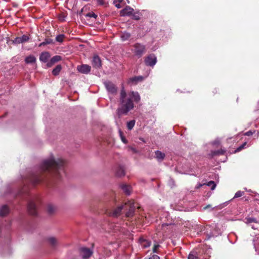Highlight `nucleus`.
<instances>
[{
    "label": "nucleus",
    "instance_id": "1",
    "mask_svg": "<svg viewBox=\"0 0 259 259\" xmlns=\"http://www.w3.org/2000/svg\"><path fill=\"white\" fill-rule=\"evenodd\" d=\"M65 165L63 159H56L53 156L43 160L33 176V182L43 181L45 183H49L54 179H61L65 175Z\"/></svg>",
    "mask_w": 259,
    "mask_h": 259
},
{
    "label": "nucleus",
    "instance_id": "2",
    "mask_svg": "<svg viewBox=\"0 0 259 259\" xmlns=\"http://www.w3.org/2000/svg\"><path fill=\"white\" fill-rule=\"evenodd\" d=\"M140 100V96L137 92H131L128 94L126 93L123 87L120 91V107L118 109V113L126 114L134 107V102L138 103Z\"/></svg>",
    "mask_w": 259,
    "mask_h": 259
},
{
    "label": "nucleus",
    "instance_id": "3",
    "mask_svg": "<svg viewBox=\"0 0 259 259\" xmlns=\"http://www.w3.org/2000/svg\"><path fill=\"white\" fill-rule=\"evenodd\" d=\"M135 206L133 201L130 200L125 203L124 205L119 206L114 211L110 213V215L117 217L120 215L121 211L124 210L125 211V215L127 217H131L134 215Z\"/></svg>",
    "mask_w": 259,
    "mask_h": 259
},
{
    "label": "nucleus",
    "instance_id": "4",
    "mask_svg": "<svg viewBox=\"0 0 259 259\" xmlns=\"http://www.w3.org/2000/svg\"><path fill=\"white\" fill-rule=\"evenodd\" d=\"M146 47L143 44L140 43H135L133 45L132 52L134 55L140 58L146 53Z\"/></svg>",
    "mask_w": 259,
    "mask_h": 259
},
{
    "label": "nucleus",
    "instance_id": "5",
    "mask_svg": "<svg viewBox=\"0 0 259 259\" xmlns=\"http://www.w3.org/2000/svg\"><path fill=\"white\" fill-rule=\"evenodd\" d=\"M39 202V199L36 196H33L28 201V211L31 215H35L37 214V204Z\"/></svg>",
    "mask_w": 259,
    "mask_h": 259
},
{
    "label": "nucleus",
    "instance_id": "6",
    "mask_svg": "<svg viewBox=\"0 0 259 259\" xmlns=\"http://www.w3.org/2000/svg\"><path fill=\"white\" fill-rule=\"evenodd\" d=\"M145 63L147 66L153 67L157 62V58L153 54H151L145 58Z\"/></svg>",
    "mask_w": 259,
    "mask_h": 259
},
{
    "label": "nucleus",
    "instance_id": "7",
    "mask_svg": "<svg viewBox=\"0 0 259 259\" xmlns=\"http://www.w3.org/2000/svg\"><path fill=\"white\" fill-rule=\"evenodd\" d=\"M104 85L109 93L114 95L117 93V88L111 81H105Z\"/></svg>",
    "mask_w": 259,
    "mask_h": 259
},
{
    "label": "nucleus",
    "instance_id": "8",
    "mask_svg": "<svg viewBox=\"0 0 259 259\" xmlns=\"http://www.w3.org/2000/svg\"><path fill=\"white\" fill-rule=\"evenodd\" d=\"M79 250L80 255L83 259L89 258L93 254V251L87 247H81Z\"/></svg>",
    "mask_w": 259,
    "mask_h": 259
},
{
    "label": "nucleus",
    "instance_id": "9",
    "mask_svg": "<svg viewBox=\"0 0 259 259\" xmlns=\"http://www.w3.org/2000/svg\"><path fill=\"white\" fill-rule=\"evenodd\" d=\"M29 37L26 35H23L21 37H16L14 39L10 40L14 45L25 43L28 41Z\"/></svg>",
    "mask_w": 259,
    "mask_h": 259
},
{
    "label": "nucleus",
    "instance_id": "10",
    "mask_svg": "<svg viewBox=\"0 0 259 259\" xmlns=\"http://www.w3.org/2000/svg\"><path fill=\"white\" fill-rule=\"evenodd\" d=\"M92 65L96 69H99L102 67L101 58L98 55H94L92 60Z\"/></svg>",
    "mask_w": 259,
    "mask_h": 259
},
{
    "label": "nucleus",
    "instance_id": "11",
    "mask_svg": "<svg viewBox=\"0 0 259 259\" xmlns=\"http://www.w3.org/2000/svg\"><path fill=\"white\" fill-rule=\"evenodd\" d=\"M77 69L81 73L88 74L91 71V67L89 65L82 64L81 65L78 66Z\"/></svg>",
    "mask_w": 259,
    "mask_h": 259
},
{
    "label": "nucleus",
    "instance_id": "12",
    "mask_svg": "<svg viewBox=\"0 0 259 259\" xmlns=\"http://www.w3.org/2000/svg\"><path fill=\"white\" fill-rule=\"evenodd\" d=\"M134 10L130 6H126L124 9L121 11V15L123 16H132Z\"/></svg>",
    "mask_w": 259,
    "mask_h": 259
},
{
    "label": "nucleus",
    "instance_id": "13",
    "mask_svg": "<svg viewBox=\"0 0 259 259\" xmlns=\"http://www.w3.org/2000/svg\"><path fill=\"white\" fill-rule=\"evenodd\" d=\"M204 185H206L208 187H210L211 188V190H214L216 187V185L214 183V181H210L208 182L207 184L205 183H204L203 184L199 183L198 184H197L195 188L196 189H199Z\"/></svg>",
    "mask_w": 259,
    "mask_h": 259
},
{
    "label": "nucleus",
    "instance_id": "14",
    "mask_svg": "<svg viewBox=\"0 0 259 259\" xmlns=\"http://www.w3.org/2000/svg\"><path fill=\"white\" fill-rule=\"evenodd\" d=\"M50 57V54L48 52H44L40 54L39 60L42 62L47 63Z\"/></svg>",
    "mask_w": 259,
    "mask_h": 259
},
{
    "label": "nucleus",
    "instance_id": "15",
    "mask_svg": "<svg viewBox=\"0 0 259 259\" xmlns=\"http://www.w3.org/2000/svg\"><path fill=\"white\" fill-rule=\"evenodd\" d=\"M35 174H36V171H35V172H33L32 174H31L27 178H24V179H25L26 182V183L30 182V183H32L33 185H37V184H41V183H44V182L43 181H39L38 183H34V182H33V176Z\"/></svg>",
    "mask_w": 259,
    "mask_h": 259
},
{
    "label": "nucleus",
    "instance_id": "16",
    "mask_svg": "<svg viewBox=\"0 0 259 259\" xmlns=\"http://www.w3.org/2000/svg\"><path fill=\"white\" fill-rule=\"evenodd\" d=\"M10 212V209L7 205H3L0 208V215L5 216Z\"/></svg>",
    "mask_w": 259,
    "mask_h": 259
},
{
    "label": "nucleus",
    "instance_id": "17",
    "mask_svg": "<svg viewBox=\"0 0 259 259\" xmlns=\"http://www.w3.org/2000/svg\"><path fill=\"white\" fill-rule=\"evenodd\" d=\"M121 189L127 195H130L131 194V187L130 186L126 184H122L120 186Z\"/></svg>",
    "mask_w": 259,
    "mask_h": 259
},
{
    "label": "nucleus",
    "instance_id": "18",
    "mask_svg": "<svg viewBox=\"0 0 259 259\" xmlns=\"http://www.w3.org/2000/svg\"><path fill=\"white\" fill-rule=\"evenodd\" d=\"M116 174L119 177L124 176L125 175V171L123 166H119L117 168Z\"/></svg>",
    "mask_w": 259,
    "mask_h": 259
},
{
    "label": "nucleus",
    "instance_id": "19",
    "mask_svg": "<svg viewBox=\"0 0 259 259\" xmlns=\"http://www.w3.org/2000/svg\"><path fill=\"white\" fill-rule=\"evenodd\" d=\"M155 157L158 161H161L165 157V154L160 151L157 150L155 151Z\"/></svg>",
    "mask_w": 259,
    "mask_h": 259
},
{
    "label": "nucleus",
    "instance_id": "20",
    "mask_svg": "<svg viewBox=\"0 0 259 259\" xmlns=\"http://www.w3.org/2000/svg\"><path fill=\"white\" fill-rule=\"evenodd\" d=\"M131 36V35L130 33L126 31H124L123 32L121 33L120 35V38L122 41H125L128 40Z\"/></svg>",
    "mask_w": 259,
    "mask_h": 259
},
{
    "label": "nucleus",
    "instance_id": "21",
    "mask_svg": "<svg viewBox=\"0 0 259 259\" xmlns=\"http://www.w3.org/2000/svg\"><path fill=\"white\" fill-rule=\"evenodd\" d=\"M54 44V42L53 40L51 38H47L45 39V40L39 44L38 46L39 47L44 46L47 45H50V44Z\"/></svg>",
    "mask_w": 259,
    "mask_h": 259
},
{
    "label": "nucleus",
    "instance_id": "22",
    "mask_svg": "<svg viewBox=\"0 0 259 259\" xmlns=\"http://www.w3.org/2000/svg\"><path fill=\"white\" fill-rule=\"evenodd\" d=\"M35 61L36 58L33 55H29L25 58V62L27 64L34 63Z\"/></svg>",
    "mask_w": 259,
    "mask_h": 259
},
{
    "label": "nucleus",
    "instance_id": "23",
    "mask_svg": "<svg viewBox=\"0 0 259 259\" xmlns=\"http://www.w3.org/2000/svg\"><path fill=\"white\" fill-rule=\"evenodd\" d=\"M48 241L50 244L53 247H55L57 244V240L53 237L48 238Z\"/></svg>",
    "mask_w": 259,
    "mask_h": 259
},
{
    "label": "nucleus",
    "instance_id": "24",
    "mask_svg": "<svg viewBox=\"0 0 259 259\" xmlns=\"http://www.w3.org/2000/svg\"><path fill=\"white\" fill-rule=\"evenodd\" d=\"M62 69L61 65H57L52 70V74L55 75H58Z\"/></svg>",
    "mask_w": 259,
    "mask_h": 259
},
{
    "label": "nucleus",
    "instance_id": "25",
    "mask_svg": "<svg viewBox=\"0 0 259 259\" xmlns=\"http://www.w3.org/2000/svg\"><path fill=\"white\" fill-rule=\"evenodd\" d=\"M143 79V77L142 76H135L130 79L129 83H137L138 81H141Z\"/></svg>",
    "mask_w": 259,
    "mask_h": 259
},
{
    "label": "nucleus",
    "instance_id": "26",
    "mask_svg": "<svg viewBox=\"0 0 259 259\" xmlns=\"http://www.w3.org/2000/svg\"><path fill=\"white\" fill-rule=\"evenodd\" d=\"M56 209V207L52 204H49L47 206V211L50 214L54 213Z\"/></svg>",
    "mask_w": 259,
    "mask_h": 259
},
{
    "label": "nucleus",
    "instance_id": "27",
    "mask_svg": "<svg viewBox=\"0 0 259 259\" xmlns=\"http://www.w3.org/2000/svg\"><path fill=\"white\" fill-rule=\"evenodd\" d=\"M226 151L224 149H220L218 150H214L211 151L212 156L223 155L225 153Z\"/></svg>",
    "mask_w": 259,
    "mask_h": 259
},
{
    "label": "nucleus",
    "instance_id": "28",
    "mask_svg": "<svg viewBox=\"0 0 259 259\" xmlns=\"http://www.w3.org/2000/svg\"><path fill=\"white\" fill-rule=\"evenodd\" d=\"M188 259H199L197 252L192 251L190 253Z\"/></svg>",
    "mask_w": 259,
    "mask_h": 259
},
{
    "label": "nucleus",
    "instance_id": "29",
    "mask_svg": "<svg viewBox=\"0 0 259 259\" xmlns=\"http://www.w3.org/2000/svg\"><path fill=\"white\" fill-rule=\"evenodd\" d=\"M135 124V120H132L127 123V127L129 130H131L134 127Z\"/></svg>",
    "mask_w": 259,
    "mask_h": 259
},
{
    "label": "nucleus",
    "instance_id": "30",
    "mask_svg": "<svg viewBox=\"0 0 259 259\" xmlns=\"http://www.w3.org/2000/svg\"><path fill=\"white\" fill-rule=\"evenodd\" d=\"M65 35L63 34H59L56 37V40L59 42H62Z\"/></svg>",
    "mask_w": 259,
    "mask_h": 259
},
{
    "label": "nucleus",
    "instance_id": "31",
    "mask_svg": "<svg viewBox=\"0 0 259 259\" xmlns=\"http://www.w3.org/2000/svg\"><path fill=\"white\" fill-rule=\"evenodd\" d=\"M51 60H52V62L54 63V64L56 62H58V61L62 60V57L60 56L59 55H56L54 57H53L51 58Z\"/></svg>",
    "mask_w": 259,
    "mask_h": 259
},
{
    "label": "nucleus",
    "instance_id": "32",
    "mask_svg": "<svg viewBox=\"0 0 259 259\" xmlns=\"http://www.w3.org/2000/svg\"><path fill=\"white\" fill-rule=\"evenodd\" d=\"M247 144V143L245 142H244L242 145H241L239 147H238L234 151L235 153H237V152H238L239 151H240L241 150H242V149H243L244 148H245L246 145Z\"/></svg>",
    "mask_w": 259,
    "mask_h": 259
},
{
    "label": "nucleus",
    "instance_id": "33",
    "mask_svg": "<svg viewBox=\"0 0 259 259\" xmlns=\"http://www.w3.org/2000/svg\"><path fill=\"white\" fill-rule=\"evenodd\" d=\"M86 17L94 18L96 19L97 17V15L93 12H89L85 15Z\"/></svg>",
    "mask_w": 259,
    "mask_h": 259
},
{
    "label": "nucleus",
    "instance_id": "34",
    "mask_svg": "<svg viewBox=\"0 0 259 259\" xmlns=\"http://www.w3.org/2000/svg\"><path fill=\"white\" fill-rule=\"evenodd\" d=\"M245 220H246V223H247V224H249V223H253V222H256V219L254 218H246L245 219Z\"/></svg>",
    "mask_w": 259,
    "mask_h": 259
},
{
    "label": "nucleus",
    "instance_id": "35",
    "mask_svg": "<svg viewBox=\"0 0 259 259\" xmlns=\"http://www.w3.org/2000/svg\"><path fill=\"white\" fill-rule=\"evenodd\" d=\"M133 17V19L138 20L140 19V16L139 12L136 13H133V14L132 15Z\"/></svg>",
    "mask_w": 259,
    "mask_h": 259
},
{
    "label": "nucleus",
    "instance_id": "36",
    "mask_svg": "<svg viewBox=\"0 0 259 259\" xmlns=\"http://www.w3.org/2000/svg\"><path fill=\"white\" fill-rule=\"evenodd\" d=\"M244 194V192L241 191H237L235 194V195L234 196V198H238V197H240L241 196H242L243 195V194Z\"/></svg>",
    "mask_w": 259,
    "mask_h": 259
},
{
    "label": "nucleus",
    "instance_id": "37",
    "mask_svg": "<svg viewBox=\"0 0 259 259\" xmlns=\"http://www.w3.org/2000/svg\"><path fill=\"white\" fill-rule=\"evenodd\" d=\"M113 4L117 8H120L121 7L120 4L118 2V1L114 0L113 1Z\"/></svg>",
    "mask_w": 259,
    "mask_h": 259
},
{
    "label": "nucleus",
    "instance_id": "38",
    "mask_svg": "<svg viewBox=\"0 0 259 259\" xmlns=\"http://www.w3.org/2000/svg\"><path fill=\"white\" fill-rule=\"evenodd\" d=\"M220 144V139L219 138L216 139L213 142H212V144L213 145H219Z\"/></svg>",
    "mask_w": 259,
    "mask_h": 259
},
{
    "label": "nucleus",
    "instance_id": "39",
    "mask_svg": "<svg viewBox=\"0 0 259 259\" xmlns=\"http://www.w3.org/2000/svg\"><path fill=\"white\" fill-rule=\"evenodd\" d=\"M145 259H160V257L159 256L154 254L150 257H145Z\"/></svg>",
    "mask_w": 259,
    "mask_h": 259
},
{
    "label": "nucleus",
    "instance_id": "40",
    "mask_svg": "<svg viewBox=\"0 0 259 259\" xmlns=\"http://www.w3.org/2000/svg\"><path fill=\"white\" fill-rule=\"evenodd\" d=\"M47 63V66L48 67H51L54 64V63L52 62L51 59L49 61H48Z\"/></svg>",
    "mask_w": 259,
    "mask_h": 259
},
{
    "label": "nucleus",
    "instance_id": "41",
    "mask_svg": "<svg viewBox=\"0 0 259 259\" xmlns=\"http://www.w3.org/2000/svg\"><path fill=\"white\" fill-rule=\"evenodd\" d=\"M254 132H255L254 131L253 132H252L251 131H249L246 132L245 133H244V135L245 136H251Z\"/></svg>",
    "mask_w": 259,
    "mask_h": 259
},
{
    "label": "nucleus",
    "instance_id": "42",
    "mask_svg": "<svg viewBox=\"0 0 259 259\" xmlns=\"http://www.w3.org/2000/svg\"><path fill=\"white\" fill-rule=\"evenodd\" d=\"M142 241L145 242V243L143 244V246L145 248L148 247L150 245V243L149 242L145 241L144 240H142Z\"/></svg>",
    "mask_w": 259,
    "mask_h": 259
},
{
    "label": "nucleus",
    "instance_id": "43",
    "mask_svg": "<svg viewBox=\"0 0 259 259\" xmlns=\"http://www.w3.org/2000/svg\"><path fill=\"white\" fill-rule=\"evenodd\" d=\"M120 139L122 141V142L124 143V144H126L127 143V141L126 140V139H125V137L124 136H122L121 137H120Z\"/></svg>",
    "mask_w": 259,
    "mask_h": 259
},
{
    "label": "nucleus",
    "instance_id": "44",
    "mask_svg": "<svg viewBox=\"0 0 259 259\" xmlns=\"http://www.w3.org/2000/svg\"><path fill=\"white\" fill-rule=\"evenodd\" d=\"M159 245L156 244L154 245V247L153 248V252H157V249L159 247Z\"/></svg>",
    "mask_w": 259,
    "mask_h": 259
},
{
    "label": "nucleus",
    "instance_id": "45",
    "mask_svg": "<svg viewBox=\"0 0 259 259\" xmlns=\"http://www.w3.org/2000/svg\"><path fill=\"white\" fill-rule=\"evenodd\" d=\"M228 202L229 201H227V202H225V203L221 204L220 205L218 206V207L219 208H223V207L226 206L228 204Z\"/></svg>",
    "mask_w": 259,
    "mask_h": 259
},
{
    "label": "nucleus",
    "instance_id": "46",
    "mask_svg": "<svg viewBox=\"0 0 259 259\" xmlns=\"http://www.w3.org/2000/svg\"><path fill=\"white\" fill-rule=\"evenodd\" d=\"M253 245H254V247L255 248V251L257 252V253L259 254V251L257 252V250L258 249L259 250V247L256 246V244L255 243L254 240H253Z\"/></svg>",
    "mask_w": 259,
    "mask_h": 259
},
{
    "label": "nucleus",
    "instance_id": "47",
    "mask_svg": "<svg viewBox=\"0 0 259 259\" xmlns=\"http://www.w3.org/2000/svg\"><path fill=\"white\" fill-rule=\"evenodd\" d=\"M97 3L100 5H104L105 4L104 0H97Z\"/></svg>",
    "mask_w": 259,
    "mask_h": 259
},
{
    "label": "nucleus",
    "instance_id": "48",
    "mask_svg": "<svg viewBox=\"0 0 259 259\" xmlns=\"http://www.w3.org/2000/svg\"><path fill=\"white\" fill-rule=\"evenodd\" d=\"M169 185H170L171 187H172L174 185V181L172 180V179H170L169 180Z\"/></svg>",
    "mask_w": 259,
    "mask_h": 259
},
{
    "label": "nucleus",
    "instance_id": "49",
    "mask_svg": "<svg viewBox=\"0 0 259 259\" xmlns=\"http://www.w3.org/2000/svg\"><path fill=\"white\" fill-rule=\"evenodd\" d=\"M24 191V190L23 189L20 190L16 195H20V194H22L23 193Z\"/></svg>",
    "mask_w": 259,
    "mask_h": 259
},
{
    "label": "nucleus",
    "instance_id": "50",
    "mask_svg": "<svg viewBox=\"0 0 259 259\" xmlns=\"http://www.w3.org/2000/svg\"><path fill=\"white\" fill-rule=\"evenodd\" d=\"M210 207H211V205L208 204V205H206V206L204 207L203 209L206 210V209H208V208H210Z\"/></svg>",
    "mask_w": 259,
    "mask_h": 259
},
{
    "label": "nucleus",
    "instance_id": "51",
    "mask_svg": "<svg viewBox=\"0 0 259 259\" xmlns=\"http://www.w3.org/2000/svg\"><path fill=\"white\" fill-rule=\"evenodd\" d=\"M130 149H131V150L134 152V153H136L137 152V150L135 148H133V147H131Z\"/></svg>",
    "mask_w": 259,
    "mask_h": 259
},
{
    "label": "nucleus",
    "instance_id": "52",
    "mask_svg": "<svg viewBox=\"0 0 259 259\" xmlns=\"http://www.w3.org/2000/svg\"><path fill=\"white\" fill-rule=\"evenodd\" d=\"M169 225H171V224H168V223H163L162 224V226L163 227L164 226H168Z\"/></svg>",
    "mask_w": 259,
    "mask_h": 259
},
{
    "label": "nucleus",
    "instance_id": "53",
    "mask_svg": "<svg viewBox=\"0 0 259 259\" xmlns=\"http://www.w3.org/2000/svg\"><path fill=\"white\" fill-rule=\"evenodd\" d=\"M119 134L120 137H121L122 136H123V134L121 130L119 131Z\"/></svg>",
    "mask_w": 259,
    "mask_h": 259
},
{
    "label": "nucleus",
    "instance_id": "54",
    "mask_svg": "<svg viewBox=\"0 0 259 259\" xmlns=\"http://www.w3.org/2000/svg\"><path fill=\"white\" fill-rule=\"evenodd\" d=\"M244 190L248 192H252V191L251 190H247L246 188H244Z\"/></svg>",
    "mask_w": 259,
    "mask_h": 259
},
{
    "label": "nucleus",
    "instance_id": "55",
    "mask_svg": "<svg viewBox=\"0 0 259 259\" xmlns=\"http://www.w3.org/2000/svg\"><path fill=\"white\" fill-rule=\"evenodd\" d=\"M207 236H208V237H207V239L208 240L210 238V236H209V235H207Z\"/></svg>",
    "mask_w": 259,
    "mask_h": 259
},
{
    "label": "nucleus",
    "instance_id": "56",
    "mask_svg": "<svg viewBox=\"0 0 259 259\" xmlns=\"http://www.w3.org/2000/svg\"><path fill=\"white\" fill-rule=\"evenodd\" d=\"M231 139H232L231 138H229L227 139V141H229V140H231Z\"/></svg>",
    "mask_w": 259,
    "mask_h": 259
},
{
    "label": "nucleus",
    "instance_id": "57",
    "mask_svg": "<svg viewBox=\"0 0 259 259\" xmlns=\"http://www.w3.org/2000/svg\"><path fill=\"white\" fill-rule=\"evenodd\" d=\"M252 228L253 229H255L254 227H253V226H252Z\"/></svg>",
    "mask_w": 259,
    "mask_h": 259
},
{
    "label": "nucleus",
    "instance_id": "58",
    "mask_svg": "<svg viewBox=\"0 0 259 259\" xmlns=\"http://www.w3.org/2000/svg\"><path fill=\"white\" fill-rule=\"evenodd\" d=\"M214 208H211V210H213Z\"/></svg>",
    "mask_w": 259,
    "mask_h": 259
},
{
    "label": "nucleus",
    "instance_id": "59",
    "mask_svg": "<svg viewBox=\"0 0 259 259\" xmlns=\"http://www.w3.org/2000/svg\"><path fill=\"white\" fill-rule=\"evenodd\" d=\"M258 242H259V238L258 239Z\"/></svg>",
    "mask_w": 259,
    "mask_h": 259
}]
</instances>
